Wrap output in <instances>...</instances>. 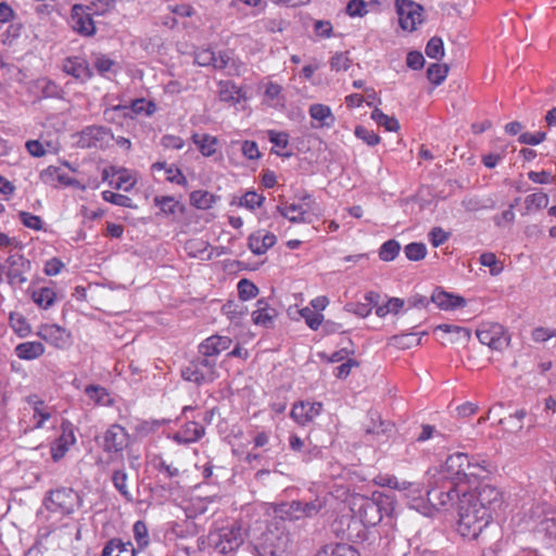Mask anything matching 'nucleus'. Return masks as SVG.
I'll return each instance as SVG.
<instances>
[{
	"instance_id": "nucleus-1",
	"label": "nucleus",
	"mask_w": 556,
	"mask_h": 556,
	"mask_svg": "<svg viewBox=\"0 0 556 556\" xmlns=\"http://www.w3.org/2000/svg\"><path fill=\"white\" fill-rule=\"evenodd\" d=\"M492 472L491 463L481 455L469 456L467 453L456 452L450 455L441 469L442 478L446 481L469 488L480 480L488 478Z\"/></svg>"
},
{
	"instance_id": "nucleus-2",
	"label": "nucleus",
	"mask_w": 556,
	"mask_h": 556,
	"mask_svg": "<svg viewBox=\"0 0 556 556\" xmlns=\"http://www.w3.org/2000/svg\"><path fill=\"white\" fill-rule=\"evenodd\" d=\"M394 492H374L371 497H359L354 502L355 514L365 527H375L395 509Z\"/></svg>"
},
{
	"instance_id": "nucleus-3",
	"label": "nucleus",
	"mask_w": 556,
	"mask_h": 556,
	"mask_svg": "<svg viewBox=\"0 0 556 556\" xmlns=\"http://www.w3.org/2000/svg\"><path fill=\"white\" fill-rule=\"evenodd\" d=\"M491 519L485 508H477L467 498H459L456 531L465 540H478Z\"/></svg>"
},
{
	"instance_id": "nucleus-4",
	"label": "nucleus",
	"mask_w": 556,
	"mask_h": 556,
	"mask_svg": "<svg viewBox=\"0 0 556 556\" xmlns=\"http://www.w3.org/2000/svg\"><path fill=\"white\" fill-rule=\"evenodd\" d=\"M252 546L254 556H290L292 539L288 530L277 523H271L254 541Z\"/></svg>"
},
{
	"instance_id": "nucleus-5",
	"label": "nucleus",
	"mask_w": 556,
	"mask_h": 556,
	"mask_svg": "<svg viewBox=\"0 0 556 556\" xmlns=\"http://www.w3.org/2000/svg\"><path fill=\"white\" fill-rule=\"evenodd\" d=\"M181 377L186 381L202 386L213 382L217 377V365L214 359L207 358L201 353L198 354L188 362L181 368Z\"/></svg>"
},
{
	"instance_id": "nucleus-6",
	"label": "nucleus",
	"mask_w": 556,
	"mask_h": 556,
	"mask_svg": "<svg viewBox=\"0 0 556 556\" xmlns=\"http://www.w3.org/2000/svg\"><path fill=\"white\" fill-rule=\"evenodd\" d=\"M245 533L241 526L222 528L210 534V541L215 549L224 555L236 552L244 542Z\"/></svg>"
},
{
	"instance_id": "nucleus-7",
	"label": "nucleus",
	"mask_w": 556,
	"mask_h": 556,
	"mask_svg": "<svg viewBox=\"0 0 556 556\" xmlns=\"http://www.w3.org/2000/svg\"><path fill=\"white\" fill-rule=\"evenodd\" d=\"M462 497L470 501V504L475 505L477 508H485L490 517H492L493 513L496 511L503 503L501 492L491 484L477 485L475 492H464Z\"/></svg>"
},
{
	"instance_id": "nucleus-8",
	"label": "nucleus",
	"mask_w": 556,
	"mask_h": 556,
	"mask_svg": "<svg viewBox=\"0 0 556 556\" xmlns=\"http://www.w3.org/2000/svg\"><path fill=\"white\" fill-rule=\"evenodd\" d=\"M79 496L73 489L61 488L50 491L43 500V507L52 513L70 515L75 510Z\"/></svg>"
},
{
	"instance_id": "nucleus-9",
	"label": "nucleus",
	"mask_w": 556,
	"mask_h": 556,
	"mask_svg": "<svg viewBox=\"0 0 556 556\" xmlns=\"http://www.w3.org/2000/svg\"><path fill=\"white\" fill-rule=\"evenodd\" d=\"M476 334L480 343L488 345L494 351H503L510 343V334L506 328L498 323L481 325L477 329Z\"/></svg>"
},
{
	"instance_id": "nucleus-10",
	"label": "nucleus",
	"mask_w": 556,
	"mask_h": 556,
	"mask_svg": "<svg viewBox=\"0 0 556 556\" xmlns=\"http://www.w3.org/2000/svg\"><path fill=\"white\" fill-rule=\"evenodd\" d=\"M456 484L445 481L441 486H430L427 491L428 502L437 509H446L459 502L462 496L456 490Z\"/></svg>"
},
{
	"instance_id": "nucleus-11",
	"label": "nucleus",
	"mask_w": 556,
	"mask_h": 556,
	"mask_svg": "<svg viewBox=\"0 0 556 556\" xmlns=\"http://www.w3.org/2000/svg\"><path fill=\"white\" fill-rule=\"evenodd\" d=\"M301 204L292 203L289 205H278L277 211L290 223L309 224L312 223L309 211L312 210L314 199L309 193H305L303 197H301Z\"/></svg>"
},
{
	"instance_id": "nucleus-12",
	"label": "nucleus",
	"mask_w": 556,
	"mask_h": 556,
	"mask_svg": "<svg viewBox=\"0 0 556 556\" xmlns=\"http://www.w3.org/2000/svg\"><path fill=\"white\" fill-rule=\"evenodd\" d=\"M113 139L112 130L105 126H87L79 132L78 144L81 148H104Z\"/></svg>"
},
{
	"instance_id": "nucleus-13",
	"label": "nucleus",
	"mask_w": 556,
	"mask_h": 556,
	"mask_svg": "<svg viewBox=\"0 0 556 556\" xmlns=\"http://www.w3.org/2000/svg\"><path fill=\"white\" fill-rule=\"evenodd\" d=\"M395 8L402 29L413 31L421 23V5L410 0H396Z\"/></svg>"
},
{
	"instance_id": "nucleus-14",
	"label": "nucleus",
	"mask_w": 556,
	"mask_h": 556,
	"mask_svg": "<svg viewBox=\"0 0 556 556\" xmlns=\"http://www.w3.org/2000/svg\"><path fill=\"white\" fill-rule=\"evenodd\" d=\"M129 443V433L118 424L111 425L103 434L102 448L105 453H121Z\"/></svg>"
},
{
	"instance_id": "nucleus-15",
	"label": "nucleus",
	"mask_w": 556,
	"mask_h": 556,
	"mask_svg": "<svg viewBox=\"0 0 556 556\" xmlns=\"http://www.w3.org/2000/svg\"><path fill=\"white\" fill-rule=\"evenodd\" d=\"M9 271L8 278L11 285L21 287L27 281L26 273L31 269V261L18 252L11 254L8 258Z\"/></svg>"
},
{
	"instance_id": "nucleus-16",
	"label": "nucleus",
	"mask_w": 556,
	"mask_h": 556,
	"mask_svg": "<svg viewBox=\"0 0 556 556\" xmlns=\"http://www.w3.org/2000/svg\"><path fill=\"white\" fill-rule=\"evenodd\" d=\"M76 437L71 422H62V433L54 438L51 443L50 453L53 462H59L67 453L70 446L74 445Z\"/></svg>"
},
{
	"instance_id": "nucleus-17",
	"label": "nucleus",
	"mask_w": 556,
	"mask_h": 556,
	"mask_svg": "<svg viewBox=\"0 0 556 556\" xmlns=\"http://www.w3.org/2000/svg\"><path fill=\"white\" fill-rule=\"evenodd\" d=\"M231 343V338L227 336L213 334L199 344L198 352L207 358L214 359V363L217 365L218 356L224 351H227Z\"/></svg>"
},
{
	"instance_id": "nucleus-18",
	"label": "nucleus",
	"mask_w": 556,
	"mask_h": 556,
	"mask_svg": "<svg viewBox=\"0 0 556 556\" xmlns=\"http://www.w3.org/2000/svg\"><path fill=\"white\" fill-rule=\"evenodd\" d=\"M71 21L73 29L78 34L87 37L96 34V25L91 13L87 12L81 4L73 5Z\"/></svg>"
},
{
	"instance_id": "nucleus-19",
	"label": "nucleus",
	"mask_w": 556,
	"mask_h": 556,
	"mask_svg": "<svg viewBox=\"0 0 556 556\" xmlns=\"http://www.w3.org/2000/svg\"><path fill=\"white\" fill-rule=\"evenodd\" d=\"M320 402L301 401L292 406L290 416L299 425L305 426L321 413Z\"/></svg>"
},
{
	"instance_id": "nucleus-20",
	"label": "nucleus",
	"mask_w": 556,
	"mask_h": 556,
	"mask_svg": "<svg viewBox=\"0 0 556 556\" xmlns=\"http://www.w3.org/2000/svg\"><path fill=\"white\" fill-rule=\"evenodd\" d=\"M277 242V237L271 232L258 230L248 238V247L255 255L265 254Z\"/></svg>"
},
{
	"instance_id": "nucleus-21",
	"label": "nucleus",
	"mask_w": 556,
	"mask_h": 556,
	"mask_svg": "<svg viewBox=\"0 0 556 556\" xmlns=\"http://www.w3.org/2000/svg\"><path fill=\"white\" fill-rule=\"evenodd\" d=\"M431 301L441 309L452 311L466 305V300L441 288H435L431 294Z\"/></svg>"
},
{
	"instance_id": "nucleus-22",
	"label": "nucleus",
	"mask_w": 556,
	"mask_h": 556,
	"mask_svg": "<svg viewBox=\"0 0 556 556\" xmlns=\"http://www.w3.org/2000/svg\"><path fill=\"white\" fill-rule=\"evenodd\" d=\"M60 417L55 408L47 407L42 401H37V430L56 431Z\"/></svg>"
},
{
	"instance_id": "nucleus-23",
	"label": "nucleus",
	"mask_w": 556,
	"mask_h": 556,
	"mask_svg": "<svg viewBox=\"0 0 556 556\" xmlns=\"http://www.w3.org/2000/svg\"><path fill=\"white\" fill-rule=\"evenodd\" d=\"M277 315L276 308L271 307L266 299H260L256 302V309L252 312V321L256 326L269 328Z\"/></svg>"
},
{
	"instance_id": "nucleus-24",
	"label": "nucleus",
	"mask_w": 556,
	"mask_h": 556,
	"mask_svg": "<svg viewBox=\"0 0 556 556\" xmlns=\"http://www.w3.org/2000/svg\"><path fill=\"white\" fill-rule=\"evenodd\" d=\"M205 434V428L194 421H187L174 435L175 441L184 444L198 442Z\"/></svg>"
},
{
	"instance_id": "nucleus-25",
	"label": "nucleus",
	"mask_w": 556,
	"mask_h": 556,
	"mask_svg": "<svg viewBox=\"0 0 556 556\" xmlns=\"http://www.w3.org/2000/svg\"><path fill=\"white\" fill-rule=\"evenodd\" d=\"M218 98L220 101L230 104H237L247 99L243 89L231 80H222L218 83Z\"/></svg>"
},
{
	"instance_id": "nucleus-26",
	"label": "nucleus",
	"mask_w": 556,
	"mask_h": 556,
	"mask_svg": "<svg viewBox=\"0 0 556 556\" xmlns=\"http://www.w3.org/2000/svg\"><path fill=\"white\" fill-rule=\"evenodd\" d=\"M63 71L76 79L87 80L92 76L88 63L80 58H68L63 63Z\"/></svg>"
},
{
	"instance_id": "nucleus-27",
	"label": "nucleus",
	"mask_w": 556,
	"mask_h": 556,
	"mask_svg": "<svg viewBox=\"0 0 556 556\" xmlns=\"http://www.w3.org/2000/svg\"><path fill=\"white\" fill-rule=\"evenodd\" d=\"M37 337H40L55 348H62L65 345L67 339L65 329L58 325L41 326L37 331Z\"/></svg>"
},
{
	"instance_id": "nucleus-28",
	"label": "nucleus",
	"mask_w": 556,
	"mask_h": 556,
	"mask_svg": "<svg viewBox=\"0 0 556 556\" xmlns=\"http://www.w3.org/2000/svg\"><path fill=\"white\" fill-rule=\"evenodd\" d=\"M298 503L300 504L299 509L301 511V519L314 518L327 505V496L316 495L314 498L311 500H298Z\"/></svg>"
},
{
	"instance_id": "nucleus-29",
	"label": "nucleus",
	"mask_w": 556,
	"mask_h": 556,
	"mask_svg": "<svg viewBox=\"0 0 556 556\" xmlns=\"http://www.w3.org/2000/svg\"><path fill=\"white\" fill-rule=\"evenodd\" d=\"M101 556H136V551L131 542L112 539L103 547Z\"/></svg>"
},
{
	"instance_id": "nucleus-30",
	"label": "nucleus",
	"mask_w": 556,
	"mask_h": 556,
	"mask_svg": "<svg viewBox=\"0 0 556 556\" xmlns=\"http://www.w3.org/2000/svg\"><path fill=\"white\" fill-rule=\"evenodd\" d=\"M59 150L60 139L56 131L40 135V137L37 138V157L45 156L47 154H56Z\"/></svg>"
},
{
	"instance_id": "nucleus-31",
	"label": "nucleus",
	"mask_w": 556,
	"mask_h": 556,
	"mask_svg": "<svg viewBox=\"0 0 556 556\" xmlns=\"http://www.w3.org/2000/svg\"><path fill=\"white\" fill-rule=\"evenodd\" d=\"M300 504L298 501L285 502L276 505L274 513L275 518L282 521H298L300 517Z\"/></svg>"
},
{
	"instance_id": "nucleus-32",
	"label": "nucleus",
	"mask_w": 556,
	"mask_h": 556,
	"mask_svg": "<svg viewBox=\"0 0 556 556\" xmlns=\"http://www.w3.org/2000/svg\"><path fill=\"white\" fill-rule=\"evenodd\" d=\"M311 117L318 122L315 127H331L334 124V116L328 105L316 103L309 106Z\"/></svg>"
},
{
	"instance_id": "nucleus-33",
	"label": "nucleus",
	"mask_w": 556,
	"mask_h": 556,
	"mask_svg": "<svg viewBox=\"0 0 556 556\" xmlns=\"http://www.w3.org/2000/svg\"><path fill=\"white\" fill-rule=\"evenodd\" d=\"M315 556H361L359 552L350 544L337 543L323 546Z\"/></svg>"
},
{
	"instance_id": "nucleus-34",
	"label": "nucleus",
	"mask_w": 556,
	"mask_h": 556,
	"mask_svg": "<svg viewBox=\"0 0 556 556\" xmlns=\"http://www.w3.org/2000/svg\"><path fill=\"white\" fill-rule=\"evenodd\" d=\"M426 333L427 332L424 331L420 333L408 332L395 334L390 338L389 344L402 350L412 349L420 344L421 337H419L418 334L424 336Z\"/></svg>"
},
{
	"instance_id": "nucleus-35",
	"label": "nucleus",
	"mask_w": 556,
	"mask_h": 556,
	"mask_svg": "<svg viewBox=\"0 0 556 556\" xmlns=\"http://www.w3.org/2000/svg\"><path fill=\"white\" fill-rule=\"evenodd\" d=\"M37 90L40 91V99H63L64 91L54 81L49 78L37 79Z\"/></svg>"
},
{
	"instance_id": "nucleus-36",
	"label": "nucleus",
	"mask_w": 556,
	"mask_h": 556,
	"mask_svg": "<svg viewBox=\"0 0 556 556\" xmlns=\"http://www.w3.org/2000/svg\"><path fill=\"white\" fill-rule=\"evenodd\" d=\"M193 142L198 146V149L204 156H212L216 152L218 140L216 137L204 134L193 135Z\"/></svg>"
},
{
	"instance_id": "nucleus-37",
	"label": "nucleus",
	"mask_w": 556,
	"mask_h": 556,
	"mask_svg": "<svg viewBox=\"0 0 556 556\" xmlns=\"http://www.w3.org/2000/svg\"><path fill=\"white\" fill-rule=\"evenodd\" d=\"M10 326L12 330L20 337L25 338L31 332V326L27 318L18 313V312H12L10 313Z\"/></svg>"
},
{
	"instance_id": "nucleus-38",
	"label": "nucleus",
	"mask_w": 556,
	"mask_h": 556,
	"mask_svg": "<svg viewBox=\"0 0 556 556\" xmlns=\"http://www.w3.org/2000/svg\"><path fill=\"white\" fill-rule=\"evenodd\" d=\"M128 475L125 469L114 470L112 473V483L118 493L128 502L132 501V495L127 486Z\"/></svg>"
},
{
	"instance_id": "nucleus-39",
	"label": "nucleus",
	"mask_w": 556,
	"mask_h": 556,
	"mask_svg": "<svg viewBox=\"0 0 556 556\" xmlns=\"http://www.w3.org/2000/svg\"><path fill=\"white\" fill-rule=\"evenodd\" d=\"M190 202L199 210H207L216 202V197L206 190H195L190 193Z\"/></svg>"
},
{
	"instance_id": "nucleus-40",
	"label": "nucleus",
	"mask_w": 556,
	"mask_h": 556,
	"mask_svg": "<svg viewBox=\"0 0 556 556\" xmlns=\"http://www.w3.org/2000/svg\"><path fill=\"white\" fill-rule=\"evenodd\" d=\"M85 393L98 405L112 404L108 390L101 386L89 384L85 388Z\"/></svg>"
},
{
	"instance_id": "nucleus-41",
	"label": "nucleus",
	"mask_w": 556,
	"mask_h": 556,
	"mask_svg": "<svg viewBox=\"0 0 556 556\" xmlns=\"http://www.w3.org/2000/svg\"><path fill=\"white\" fill-rule=\"evenodd\" d=\"M527 416L525 409H519L508 417L500 419V425L510 432H519L523 428V418Z\"/></svg>"
},
{
	"instance_id": "nucleus-42",
	"label": "nucleus",
	"mask_w": 556,
	"mask_h": 556,
	"mask_svg": "<svg viewBox=\"0 0 556 556\" xmlns=\"http://www.w3.org/2000/svg\"><path fill=\"white\" fill-rule=\"evenodd\" d=\"M40 179L47 185H54L56 181L70 185V179L65 176L64 173H61V168L56 166H49L48 168L41 170Z\"/></svg>"
},
{
	"instance_id": "nucleus-43",
	"label": "nucleus",
	"mask_w": 556,
	"mask_h": 556,
	"mask_svg": "<svg viewBox=\"0 0 556 556\" xmlns=\"http://www.w3.org/2000/svg\"><path fill=\"white\" fill-rule=\"evenodd\" d=\"M371 119H374L379 126H382L388 131H396L400 128L399 121L394 116L384 114L378 108H375L371 112Z\"/></svg>"
},
{
	"instance_id": "nucleus-44",
	"label": "nucleus",
	"mask_w": 556,
	"mask_h": 556,
	"mask_svg": "<svg viewBox=\"0 0 556 556\" xmlns=\"http://www.w3.org/2000/svg\"><path fill=\"white\" fill-rule=\"evenodd\" d=\"M401 251V244L395 239H389L379 249V258L383 262L395 260Z\"/></svg>"
},
{
	"instance_id": "nucleus-45",
	"label": "nucleus",
	"mask_w": 556,
	"mask_h": 556,
	"mask_svg": "<svg viewBox=\"0 0 556 556\" xmlns=\"http://www.w3.org/2000/svg\"><path fill=\"white\" fill-rule=\"evenodd\" d=\"M154 204L166 215H176L177 211L182 212V206L173 197H155Z\"/></svg>"
},
{
	"instance_id": "nucleus-46",
	"label": "nucleus",
	"mask_w": 556,
	"mask_h": 556,
	"mask_svg": "<svg viewBox=\"0 0 556 556\" xmlns=\"http://www.w3.org/2000/svg\"><path fill=\"white\" fill-rule=\"evenodd\" d=\"M237 289L239 299L242 301H249L256 298L260 291L257 286L247 278L239 280Z\"/></svg>"
},
{
	"instance_id": "nucleus-47",
	"label": "nucleus",
	"mask_w": 556,
	"mask_h": 556,
	"mask_svg": "<svg viewBox=\"0 0 556 556\" xmlns=\"http://www.w3.org/2000/svg\"><path fill=\"white\" fill-rule=\"evenodd\" d=\"M129 106V113L132 115L146 114L147 116L152 115L156 106L154 102L148 101L144 98L135 99L131 101Z\"/></svg>"
},
{
	"instance_id": "nucleus-48",
	"label": "nucleus",
	"mask_w": 556,
	"mask_h": 556,
	"mask_svg": "<svg viewBox=\"0 0 556 556\" xmlns=\"http://www.w3.org/2000/svg\"><path fill=\"white\" fill-rule=\"evenodd\" d=\"M448 73V66L445 64L433 63L427 68V77L434 85H441Z\"/></svg>"
},
{
	"instance_id": "nucleus-49",
	"label": "nucleus",
	"mask_w": 556,
	"mask_h": 556,
	"mask_svg": "<svg viewBox=\"0 0 556 556\" xmlns=\"http://www.w3.org/2000/svg\"><path fill=\"white\" fill-rule=\"evenodd\" d=\"M404 254L407 260L413 262L421 261L427 255V247L422 242H410L404 248Z\"/></svg>"
},
{
	"instance_id": "nucleus-50",
	"label": "nucleus",
	"mask_w": 556,
	"mask_h": 556,
	"mask_svg": "<svg viewBox=\"0 0 556 556\" xmlns=\"http://www.w3.org/2000/svg\"><path fill=\"white\" fill-rule=\"evenodd\" d=\"M265 201V197L258 194L256 191H247L239 200V205L250 211L261 207Z\"/></svg>"
},
{
	"instance_id": "nucleus-51",
	"label": "nucleus",
	"mask_w": 556,
	"mask_h": 556,
	"mask_svg": "<svg viewBox=\"0 0 556 556\" xmlns=\"http://www.w3.org/2000/svg\"><path fill=\"white\" fill-rule=\"evenodd\" d=\"M132 531L134 539L137 542L138 548H146L149 545V534L147 525L142 520H138L135 522Z\"/></svg>"
},
{
	"instance_id": "nucleus-52",
	"label": "nucleus",
	"mask_w": 556,
	"mask_h": 556,
	"mask_svg": "<svg viewBox=\"0 0 556 556\" xmlns=\"http://www.w3.org/2000/svg\"><path fill=\"white\" fill-rule=\"evenodd\" d=\"M425 52L427 56L434 59V60H441L444 56V45L443 40L440 37H432L425 49Z\"/></svg>"
},
{
	"instance_id": "nucleus-53",
	"label": "nucleus",
	"mask_w": 556,
	"mask_h": 556,
	"mask_svg": "<svg viewBox=\"0 0 556 556\" xmlns=\"http://www.w3.org/2000/svg\"><path fill=\"white\" fill-rule=\"evenodd\" d=\"M56 301V293L53 289L42 287L37 293V306L43 309L51 307Z\"/></svg>"
},
{
	"instance_id": "nucleus-54",
	"label": "nucleus",
	"mask_w": 556,
	"mask_h": 556,
	"mask_svg": "<svg viewBox=\"0 0 556 556\" xmlns=\"http://www.w3.org/2000/svg\"><path fill=\"white\" fill-rule=\"evenodd\" d=\"M102 199L104 201L110 202L117 206L130 207V208L135 207L131 198L121 194V193H115L110 190H105L102 192Z\"/></svg>"
},
{
	"instance_id": "nucleus-55",
	"label": "nucleus",
	"mask_w": 556,
	"mask_h": 556,
	"mask_svg": "<svg viewBox=\"0 0 556 556\" xmlns=\"http://www.w3.org/2000/svg\"><path fill=\"white\" fill-rule=\"evenodd\" d=\"M300 315L312 330H317L324 321V316L309 307L302 308Z\"/></svg>"
},
{
	"instance_id": "nucleus-56",
	"label": "nucleus",
	"mask_w": 556,
	"mask_h": 556,
	"mask_svg": "<svg viewBox=\"0 0 556 556\" xmlns=\"http://www.w3.org/2000/svg\"><path fill=\"white\" fill-rule=\"evenodd\" d=\"M549 199L546 193L538 192L526 197L525 204L528 211L532 208L542 210L548 205Z\"/></svg>"
},
{
	"instance_id": "nucleus-57",
	"label": "nucleus",
	"mask_w": 556,
	"mask_h": 556,
	"mask_svg": "<svg viewBox=\"0 0 556 556\" xmlns=\"http://www.w3.org/2000/svg\"><path fill=\"white\" fill-rule=\"evenodd\" d=\"M354 135L369 147H375L380 142V137L374 130L362 125L355 127Z\"/></svg>"
},
{
	"instance_id": "nucleus-58",
	"label": "nucleus",
	"mask_w": 556,
	"mask_h": 556,
	"mask_svg": "<svg viewBox=\"0 0 556 556\" xmlns=\"http://www.w3.org/2000/svg\"><path fill=\"white\" fill-rule=\"evenodd\" d=\"M215 52L208 48L198 49L194 52V63L199 66H212L214 62Z\"/></svg>"
},
{
	"instance_id": "nucleus-59",
	"label": "nucleus",
	"mask_w": 556,
	"mask_h": 556,
	"mask_svg": "<svg viewBox=\"0 0 556 556\" xmlns=\"http://www.w3.org/2000/svg\"><path fill=\"white\" fill-rule=\"evenodd\" d=\"M375 483L381 486L390 488L392 490H405L407 489L406 482H399L395 477L392 476H378L375 478Z\"/></svg>"
},
{
	"instance_id": "nucleus-60",
	"label": "nucleus",
	"mask_w": 556,
	"mask_h": 556,
	"mask_svg": "<svg viewBox=\"0 0 556 556\" xmlns=\"http://www.w3.org/2000/svg\"><path fill=\"white\" fill-rule=\"evenodd\" d=\"M166 180L173 184H177L179 186L186 187L188 181L186 176L182 174V172L176 167L173 164H169L168 167H166Z\"/></svg>"
},
{
	"instance_id": "nucleus-61",
	"label": "nucleus",
	"mask_w": 556,
	"mask_h": 556,
	"mask_svg": "<svg viewBox=\"0 0 556 556\" xmlns=\"http://www.w3.org/2000/svg\"><path fill=\"white\" fill-rule=\"evenodd\" d=\"M480 264L484 267L490 268L491 275H498L502 270V267L498 266L497 258L494 253L486 252L480 255Z\"/></svg>"
},
{
	"instance_id": "nucleus-62",
	"label": "nucleus",
	"mask_w": 556,
	"mask_h": 556,
	"mask_svg": "<svg viewBox=\"0 0 556 556\" xmlns=\"http://www.w3.org/2000/svg\"><path fill=\"white\" fill-rule=\"evenodd\" d=\"M154 467L160 473L164 475V477L168 479L176 478L180 475V471L177 467H175L173 464L166 463L162 458H160L154 464Z\"/></svg>"
},
{
	"instance_id": "nucleus-63",
	"label": "nucleus",
	"mask_w": 556,
	"mask_h": 556,
	"mask_svg": "<svg viewBox=\"0 0 556 556\" xmlns=\"http://www.w3.org/2000/svg\"><path fill=\"white\" fill-rule=\"evenodd\" d=\"M15 354L20 359H34L35 358V342L28 341L20 343L15 348Z\"/></svg>"
},
{
	"instance_id": "nucleus-64",
	"label": "nucleus",
	"mask_w": 556,
	"mask_h": 556,
	"mask_svg": "<svg viewBox=\"0 0 556 556\" xmlns=\"http://www.w3.org/2000/svg\"><path fill=\"white\" fill-rule=\"evenodd\" d=\"M367 3L364 0H350L346 5V13L352 16H364L367 13Z\"/></svg>"
}]
</instances>
